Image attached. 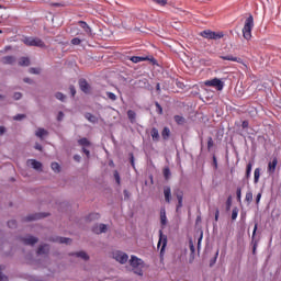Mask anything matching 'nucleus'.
Returning a JSON list of instances; mask_svg holds the SVG:
<instances>
[{
	"mask_svg": "<svg viewBox=\"0 0 281 281\" xmlns=\"http://www.w3.org/2000/svg\"><path fill=\"white\" fill-rule=\"evenodd\" d=\"M130 265L134 270V273H136V276H144V260L137 258V256L132 255L131 259H130Z\"/></svg>",
	"mask_w": 281,
	"mask_h": 281,
	"instance_id": "obj_1",
	"label": "nucleus"
},
{
	"mask_svg": "<svg viewBox=\"0 0 281 281\" xmlns=\"http://www.w3.org/2000/svg\"><path fill=\"white\" fill-rule=\"evenodd\" d=\"M254 30V15H249L244 24L243 27V36L246 41H250L251 40V31Z\"/></svg>",
	"mask_w": 281,
	"mask_h": 281,
	"instance_id": "obj_2",
	"label": "nucleus"
},
{
	"mask_svg": "<svg viewBox=\"0 0 281 281\" xmlns=\"http://www.w3.org/2000/svg\"><path fill=\"white\" fill-rule=\"evenodd\" d=\"M24 45H27V47H45V42L38 37H25L23 40Z\"/></svg>",
	"mask_w": 281,
	"mask_h": 281,
	"instance_id": "obj_3",
	"label": "nucleus"
},
{
	"mask_svg": "<svg viewBox=\"0 0 281 281\" xmlns=\"http://www.w3.org/2000/svg\"><path fill=\"white\" fill-rule=\"evenodd\" d=\"M200 36H202L203 38H209L211 41H218V38H223V36L225 35L223 34V32H214L211 30H205L200 33Z\"/></svg>",
	"mask_w": 281,
	"mask_h": 281,
	"instance_id": "obj_4",
	"label": "nucleus"
},
{
	"mask_svg": "<svg viewBox=\"0 0 281 281\" xmlns=\"http://www.w3.org/2000/svg\"><path fill=\"white\" fill-rule=\"evenodd\" d=\"M168 245V236L164 235V231H159L158 249L160 248V256L164 257L166 247Z\"/></svg>",
	"mask_w": 281,
	"mask_h": 281,
	"instance_id": "obj_5",
	"label": "nucleus"
},
{
	"mask_svg": "<svg viewBox=\"0 0 281 281\" xmlns=\"http://www.w3.org/2000/svg\"><path fill=\"white\" fill-rule=\"evenodd\" d=\"M204 85L205 87H214L217 91H223V87H225V83L218 78L206 80Z\"/></svg>",
	"mask_w": 281,
	"mask_h": 281,
	"instance_id": "obj_6",
	"label": "nucleus"
},
{
	"mask_svg": "<svg viewBox=\"0 0 281 281\" xmlns=\"http://www.w3.org/2000/svg\"><path fill=\"white\" fill-rule=\"evenodd\" d=\"M113 258L116 262H120V265H126L128 262V255L120 250L113 252Z\"/></svg>",
	"mask_w": 281,
	"mask_h": 281,
	"instance_id": "obj_7",
	"label": "nucleus"
},
{
	"mask_svg": "<svg viewBox=\"0 0 281 281\" xmlns=\"http://www.w3.org/2000/svg\"><path fill=\"white\" fill-rule=\"evenodd\" d=\"M173 196H176L178 204L176 206V212H179L183 207V191L181 189L173 190Z\"/></svg>",
	"mask_w": 281,
	"mask_h": 281,
	"instance_id": "obj_8",
	"label": "nucleus"
},
{
	"mask_svg": "<svg viewBox=\"0 0 281 281\" xmlns=\"http://www.w3.org/2000/svg\"><path fill=\"white\" fill-rule=\"evenodd\" d=\"M220 58L222 60H231L232 63H239L240 65H244V67L247 68V64L243 63V58L240 57H236L232 54H228V55H221Z\"/></svg>",
	"mask_w": 281,
	"mask_h": 281,
	"instance_id": "obj_9",
	"label": "nucleus"
},
{
	"mask_svg": "<svg viewBox=\"0 0 281 281\" xmlns=\"http://www.w3.org/2000/svg\"><path fill=\"white\" fill-rule=\"evenodd\" d=\"M130 60H131L132 63H135V64H137V63H144V61H146V60H149V61L153 63L154 65H155V63H157V59H155V57H148V56H145V57L132 56V57L130 58Z\"/></svg>",
	"mask_w": 281,
	"mask_h": 281,
	"instance_id": "obj_10",
	"label": "nucleus"
},
{
	"mask_svg": "<svg viewBox=\"0 0 281 281\" xmlns=\"http://www.w3.org/2000/svg\"><path fill=\"white\" fill-rule=\"evenodd\" d=\"M256 232H258V223L255 224L251 236L252 256H256V250L258 249V239H256Z\"/></svg>",
	"mask_w": 281,
	"mask_h": 281,
	"instance_id": "obj_11",
	"label": "nucleus"
},
{
	"mask_svg": "<svg viewBox=\"0 0 281 281\" xmlns=\"http://www.w3.org/2000/svg\"><path fill=\"white\" fill-rule=\"evenodd\" d=\"M164 196H165V202L168 204L172 203V189L170 186H165L164 187Z\"/></svg>",
	"mask_w": 281,
	"mask_h": 281,
	"instance_id": "obj_12",
	"label": "nucleus"
},
{
	"mask_svg": "<svg viewBox=\"0 0 281 281\" xmlns=\"http://www.w3.org/2000/svg\"><path fill=\"white\" fill-rule=\"evenodd\" d=\"M109 227L106 226V224H95L92 227V232L93 234H106Z\"/></svg>",
	"mask_w": 281,
	"mask_h": 281,
	"instance_id": "obj_13",
	"label": "nucleus"
},
{
	"mask_svg": "<svg viewBox=\"0 0 281 281\" xmlns=\"http://www.w3.org/2000/svg\"><path fill=\"white\" fill-rule=\"evenodd\" d=\"M79 87L83 93H89V91H91V86L87 82V79H80Z\"/></svg>",
	"mask_w": 281,
	"mask_h": 281,
	"instance_id": "obj_14",
	"label": "nucleus"
},
{
	"mask_svg": "<svg viewBox=\"0 0 281 281\" xmlns=\"http://www.w3.org/2000/svg\"><path fill=\"white\" fill-rule=\"evenodd\" d=\"M22 243H24V245L34 246V245H36V243H38V237L29 235V236L22 238Z\"/></svg>",
	"mask_w": 281,
	"mask_h": 281,
	"instance_id": "obj_15",
	"label": "nucleus"
},
{
	"mask_svg": "<svg viewBox=\"0 0 281 281\" xmlns=\"http://www.w3.org/2000/svg\"><path fill=\"white\" fill-rule=\"evenodd\" d=\"M37 256H47L49 254V245H40L36 251Z\"/></svg>",
	"mask_w": 281,
	"mask_h": 281,
	"instance_id": "obj_16",
	"label": "nucleus"
},
{
	"mask_svg": "<svg viewBox=\"0 0 281 281\" xmlns=\"http://www.w3.org/2000/svg\"><path fill=\"white\" fill-rule=\"evenodd\" d=\"M27 164H31V166L34 170H37L40 172L43 171V164L41 161H38L36 159H30V160H27Z\"/></svg>",
	"mask_w": 281,
	"mask_h": 281,
	"instance_id": "obj_17",
	"label": "nucleus"
},
{
	"mask_svg": "<svg viewBox=\"0 0 281 281\" xmlns=\"http://www.w3.org/2000/svg\"><path fill=\"white\" fill-rule=\"evenodd\" d=\"M45 216H47V215L43 214V213H35V214H31V215L26 216L24 218V221L30 223L31 221H38V218H45Z\"/></svg>",
	"mask_w": 281,
	"mask_h": 281,
	"instance_id": "obj_18",
	"label": "nucleus"
},
{
	"mask_svg": "<svg viewBox=\"0 0 281 281\" xmlns=\"http://www.w3.org/2000/svg\"><path fill=\"white\" fill-rule=\"evenodd\" d=\"M50 240L53 243H59V245H71V238H67V237H55Z\"/></svg>",
	"mask_w": 281,
	"mask_h": 281,
	"instance_id": "obj_19",
	"label": "nucleus"
},
{
	"mask_svg": "<svg viewBox=\"0 0 281 281\" xmlns=\"http://www.w3.org/2000/svg\"><path fill=\"white\" fill-rule=\"evenodd\" d=\"M278 167V158H273L272 161L268 164V172L273 175L276 172V168Z\"/></svg>",
	"mask_w": 281,
	"mask_h": 281,
	"instance_id": "obj_20",
	"label": "nucleus"
},
{
	"mask_svg": "<svg viewBox=\"0 0 281 281\" xmlns=\"http://www.w3.org/2000/svg\"><path fill=\"white\" fill-rule=\"evenodd\" d=\"M1 60L3 65H14V63H16V58H14V56H4Z\"/></svg>",
	"mask_w": 281,
	"mask_h": 281,
	"instance_id": "obj_21",
	"label": "nucleus"
},
{
	"mask_svg": "<svg viewBox=\"0 0 281 281\" xmlns=\"http://www.w3.org/2000/svg\"><path fill=\"white\" fill-rule=\"evenodd\" d=\"M85 117H86V120H88V122H90L91 124H98V116H95V115H93V114L87 112V113L85 114Z\"/></svg>",
	"mask_w": 281,
	"mask_h": 281,
	"instance_id": "obj_22",
	"label": "nucleus"
},
{
	"mask_svg": "<svg viewBox=\"0 0 281 281\" xmlns=\"http://www.w3.org/2000/svg\"><path fill=\"white\" fill-rule=\"evenodd\" d=\"M150 135L153 138V142H159V130H157V127H153L150 131Z\"/></svg>",
	"mask_w": 281,
	"mask_h": 281,
	"instance_id": "obj_23",
	"label": "nucleus"
},
{
	"mask_svg": "<svg viewBox=\"0 0 281 281\" xmlns=\"http://www.w3.org/2000/svg\"><path fill=\"white\" fill-rule=\"evenodd\" d=\"M35 135L36 137H40V139H43V137H45V135H49V133L45 128L40 127L37 128Z\"/></svg>",
	"mask_w": 281,
	"mask_h": 281,
	"instance_id": "obj_24",
	"label": "nucleus"
},
{
	"mask_svg": "<svg viewBox=\"0 0 281 281\" xmlns=\"http://www.w3.org/2000/svg\"><path fill=\"white\" fill-rule=\"evenodd\" d=\"M79 25L80 27H82V30H85L86 34L91 35V27L89 26V24H87V22L79 21Z\"/></svg>",
	"mask_w": 281,
	"mask_h": 281,
	"instance_id": "obj_25",
	"label": "nucleus"
},
{
	"mask_svg": "<svg viewBox=\"0 0 281 281\" xmlns=\"http://www.w3.org/2000/svg\"><path fill=\"white\" fill-rule=\"evenodd\" d=\"M127 117H128V120H130V122L132 124H135V120L137 117V113H135V111H133V110H128L127 111Z\"/></svg>",
	"mask_w": 281,
	"mask_h": 281,
	"instance_id": "obj_26",
	"label": "nucleus"
},
{
	"mask_svg": "<svg viewBox=\"0 0 281 281\" xmlns=\"http://www.w3.org/2000/svg\"><path fill=\"white\" fill-rule=\"evenodd\" d=\"M161 137L165 140L170 139V127H164V130L161 132Z\"/></svg>",
	"mask_w": 281,
	"mask_h": 281,
	"instance_id": "obj_27",
	"label": "nucleus"
},
{
	"mask_svg": "<svg viewBox=\"0 0 281 281\" xmlns=\"http://www.w3.org/2000/svg\"><path fill=\"white\" fill-rule=\"evenodd\" d=\"M78 144L79 146H83V148L91 146V142L87 137L79 139Z\"/></svg>",
	"mask_w": 281,
	"mask_h": 281,
	"instance_id": "obj_28",
	"label": "nucleus"
},
{
	"mask_svg": "<svg viewBox=\"0 0 281 281\" xmlns=\"http://www.w3.org/2000/svg\"><path fill=\"white\" fill-rule=\"evenodd\" d=\"M20 67H30V58L27 57H22L19 60Z\"/></svg>",
	"mask_w": 281,
	"mask_h": 281,
	"instance_id": "obj_29",
	"label": "nucleus"
},
{
	"mask_svg": "<svg viewBox=\"0 0 281 281\" xmlns=\"http://www.w3.org/2000/svg\"><path fill=\"white\" fill-rule=\"evenodd\" d=\"M160 223L162 226H166L168 223V218L166 217V210L160 211Z\"/></svg>",
	"mask_w": 281,
	"mask_h": 281,
	"instance_id": "obj_30",
	"label": "nucleus"
},
{
	"mask_svg": "<svg viewBox=\"0 0 281 281\" xmlns=\"http://www.w3.org/2000/svg\"><path fill=\"white\" fill-rule=\"evenodd\" d=\"M74 256H76L77 258H81L82 260H89V255H87V252L85 251L75 252Z\"/></svg>",
	"mask_w": 281,
	"mask_h": 281,
	"instance_id": "obj_31",
	"label": "nucleus"
},
{
	"mask_svg": "<svg viewBox=\"0 0 281 281\" xmlns=\"http://www.w3.org/2000/svg\"><path fill=\"white\" fill-rule=\"evenodd\" d=\"M251 168H254V164L252 162H248L246 166V179H249V177H251Z\"/></svg>",
	"mask_w": 281,
	"mask_h": 281,
	"instance_id": "obj_32",
	"label": "nucleus"
},
{
	"mask_svg": "<svg viewBox=\"0 0 281 281\" xmlns=\"http://www.w3.org/2000/svg\"><path fill=\"white\" fill-rule=\"evenodd\" d=\"M260 181V168H256L254 171V183H258Z\"/></svg>",
	"mask_w": 281,
	"mask_h": 281,
	"instance_id": "obj_33",
	"label": "nucleus"
},
{
	"mask_svg": "<svg viewBox=\"0 0 281 281\" xmlns=\"http://www.w3.org/2000/svg\"><path fill=\"white\" fill-rule=\"evenodd\" d=\"M175 122L178 123L180 126L186 124V117L181 116V115H176L173 117Z\"/></svg>",
	"mask_w": 281,
	"mask_h": 281,
	"instance_id": "obj_34",
	"label": "nucleus"
},
{
	"mask_svg": "<svg viewBox=\"0 0 281 281\" xmlns=\"http://www.w3.org/2000/svg\"><path fill=\"white\" fill-rule=\"evenodd\" d=\"M162 175H164L166 181H168V179H170V177H171V175H172V173L170 172V168L166 167V168L162 170Z\"/></svg>",
	"mask_w": 281,
	"mask_h": 281,
	"instance_id": "obj_35",
	"label": "nucleus"
},
{
	"mask_svg": "<svg viewBox=\"0 0 281 281\" xmlns=\"http://www.w3.org/2000/svg\"><path fill=\"white\" fill-rule=\"evenodd\" d=\"M50 168L55 172H60V165L58 162H52Z\"/></svg>",
	"mask_w": 281,
	"mask_h": 281,
	"instance_id": "obj_36",
	"label": "nucleus"
},
{
	"mask_svg": "<svg viewBox=\"0 0 281 281\" xmlns=\"http://www.w3.org/2000/svg\"><path fill=\"white\" fill-rule=\"evenodd\" d=\"M245 201H247V203H251V201H254V193H251V191L246 193Z\"/></svg>",
	"mask_w": 281,
	"mask_h": 281,
	"instance_id": "obj_37",
	"label": "nucleus"
},
{
	"mask_svg": "<svg viewBox=\"0 0 281 281\" xmlns=\"http://www.w3.org/2000/svg\"><path fill=\"white\" fill-rule=\"evenodd\" d=\"M55 98L57 99V100H60V102H65V99L67 98L63 92H57L56 94H55Z\"/></svg>",
	"mask_w": 281,
	"mask_h": 281,
	"instance_id": "obj_38",
	"label": "nucleus"
},
{
	"mask_svg": "<svg viewBox=\"0 0 281 281\" xmlns=\"http://www.w3.org/2000/svg\"><path fill=\"white\" fill-rule=\"evenodd\" d=\"M155 106H156V111H157L158 115H162L164 114V108H161V104H159V102H156Z\"/></svg>",
	"mask_w": 281,
	"mask_h": 281,
	"instance_id": "obj_39",
	"label": "nucleus"
},
{
	"mask_svg": "<svg viewBox=\"0 0 281 281\" xmlns=\"http://www.w3.org/2000/svg\"><path fill=\"white\" fill-rule=\"evenodd\" d=\"M238 218V207H234L232 211V221H236Z\"/></svg>",
	"mask_w": 281,
	"mask_h": 281,
	"instance_id": "obj_40",
	"label": "nucleus"
},
{
	"mask_svg": "<svg viewBox=\"0 0 281 281\" xmlns=\"http://www.w3.org/2000/svg\"><path fill=\"white\" fill-rule=\"evenodd\" d=\"M214 147V139H212V136L207 138V150H212Z\"/></svg>",
	"mask_w": 281,
	"mask_h": 281,
	"instance_id": "obj_41",
	"label": "nucleus"
},
{
	"mask_svg": "<svg viewBox=\"0 0 281 281\" xmlns=\"http://www.w3.org/2000/svg\"><path fill=\"white\" fill-rule=\"evenodd\" d=\"M26 115L25 114H16L15 116H13V120L15 122H21V120H25Z\"/></svg>",
	"mask_w": 281,
	"mask_h": 281,
	"instance_id": "obj_42",
	"label": "nucleus"
},
{
	"mask_svg": "<svg viewBox=\"0 0 281 281\" xmlns=\"http://www.w3.org/2000/svg\"><path fill=\"white\" fill-rule=\"evenodd\" d=\"M100 218V214L98 213H91L89 216H88V221H95Z\"/></svg>",
	"mask_w": 281,
	"mask_h": 281,
	"instance_id": "obj_43",
	"label": "nucleus"
},
{
	"mask_svg": "<svg viewBox=\"0 0 281 281\" xmlns=\"http://www.w3.org/2000/svg\"><path fill=\"white\" fill-rule=\"evenodd\" d=\"M236 194H237V201H238V203H240L241 196H243V189L241 188H237Z\"/></svg>",
	"mask_w": 281,
	"mask_h": 281,
	"instance_id": "obj_44",
	"label": "nucleus"
},
{
	"mask_svg": "<svg viewBox=\"0 0 281 281\" xmlns=\"http://www.w3.org/2000/svg\"><path fill=\"white\" fill-rule=\"evenodd\" d=\"M106 95L109 100H112V102H115V100H117V95H115V93L113 92H106Z\"/></svg>",
	"mask_w": 281,
	"mask_h": 281,
	"instance_id": "obj_45",
	"label": "nucleus"
},
{
	"mask_svg": "<svg viewBox=\"0 0 281 281\" xmlns=\"http://www.w3.org/2000/svg\"><path fill=\"white\" fill-rule=\"evenodd\" d=\"M8 227H10V229L16 228V221H14V220L9 221Z\"/></svg>",
	"mask_w": 281,
	"mask_h": 281,
	"instance_id": "obj_46",
	"label": "nucleus"
},
{
	"mask_svg": "<svg viewBox=\"0 0 281 281\" xmlns=\"http://www.w3.org/2000/svg\"><path fill=\"white\" fill-rule=\"evenodd\" d=\"M201 240H203V231L200 232V235L198 237V251L201 249Z\"/></svg>",
	"mask_w": 281,
	"mask_h": 281,
	"instance_id": "obj_47",
	"label": "nucleus"
},
{
	"mask_svg": "<svg viewBox=\"0 0 281 281\" xmlns=\"http://www.w3.org/2000/svg\"><path fill=\"white\" fill-rule=\"evenodd\" d=\"M114 179H115L117 186H120L121 178H120V172H117V170H114Z\"/></svg>",
	"mask_w": 281,
	"mask_h": 281,
	"instance_id": "obj_48",
	"label": "nucleus"
},
{
	"mask_svg": "<svg viewBox=\"0 0 281 281\" xmlns=\"http://www.w3.org/2000/svg\"><path fill=\"white\" fill-rule=\"evenodd\" d=\"M29 74H34V75L38 76V74H41V69L40 68H30Z\"/></svg>",
	"mask_w": 281,
	"mask_h": 281,
	"instance_id": "obj_49",
	"label": "nucleus"
},
{
	"mask_svg": "<svg viewBox=\"0 0 281 281\" xmlns=\"http://www.w3.org/2000/svg\"><path fill=\"white\" fill-rule=\"evenodd\" d=\"M232 210V196H228L226 201V211L229 212Z\"/></svg>",
	"mask_w": 281,
	"mask_h": 281,
	"instance_id": "obj_50",
	"label": "nucleus"
},
{
	"mask_svg": "<svg viewBox=\"0 0 281 281\" xmlns=\"http://www.w3.org/2000/svg\"><path fill=\"white\" fill-rule=\"evenodd\" d=\"M217 258H218V250L216 251L215 257L211 259L210 267H214V265H216Z\"/></svg>",
	"mask_w": 281,
	"mask_h": 281,
	"instance_id": "obj_51",
	"label": "nucleus"
},
{
	"mask_svg": "<svg viewBox=\"0 0 281 281\" xmlns=\"http://www.w3.org/2000/svg\"><path fill=\"white\" fill-rule=\"evenodd\" d=\"M189 249L191 254H194L195 248H194V241L192 239L189 240Z\"/></svg>",
	"mask_w": 281,
	"mask_h": 281,
	"instance_id": "obj_52",
	"label": "nucleus"
},
{
	"mask_svg": "<svg viewBox=\"0 0 281 281\" xmlns=\"http://www.w3.org/2000/svg\"><path fill=\"white\" fill-rule=\"evenodd\" d=\"M1 271H3V267L0 266V281H8V277Z\"/></svg>",
	"mask_w": 281,
	"mask_h": 281,
	"instance_id": "obj_53",
	"label": "nucleus"
},
{
	"mask_svg": "<svg viewBox=\"0 0 281 281\" xmlns=\"http://www.w3.org/2000/svg\"><path fill=\"white\" fill-rule=\"evenodd\" d=\"M64 119H65V113L63 111L58 112L57 122H63Z\"/></svg>",
	"mask_w": 281,
	"mask_h": 281,
	"instance_id": "obj_54",
	"label": "nucleus"
},
{
	"mask_svg": "<svg viewBox=\"0 0 281 281\" xmlns=\"http://www.w3.org/2000/svg\"><path fill=\"white\" fill-rule=\"evenodd\" d=\"M80 43H82V41L78 37L71 40V45H80Z\"/></svg>",
	"mask_w": 281,
	"mask_h": 281,
	"instance_id": "obj_55",
	"label": "nucleus"
},
{
	"mask_svg": "<svg viewBox=\"0 0 281 281\" xmlns=\"http://www.w3.org/2000/svg\"><path fill=\"white\" fill-rule=\"evenodd\" d=\"M130 161H131V166L135 168V156H133V154H130Z\"/></svg>",
	"mask_w": 281,
	"mask_h": 281,
	"instance_id": "obj_56",
	"label": "nucleus"
},
{
	"mask_svg": "<svg viewBox=\"0 0 281 281\" xmlns=\"http://www.w3.org/2000/svg\"><path fill=\"white\" fill-rule=\"evenodd\" d=\"M82 153H85V155L87 156L88 159H89V157H91V151H89V149H87V147H82Z\"/></svg>",
	"mask_w": 281,
	"mask_h": 281,
	"instance_id": "obj_57",
	"label": "nucleus"
},
{
	"mask_svg": "<svg viewBox=\"0 0 281 281\" xmlns=\"http://www.w3.org/2000/svg\"><path fill=\"white\" fill-rule=\"evenodd\" d=\"M13 98H14L15 100H21V98H23V94H22L21 92H15V93L13 94Z\"/></svg>",
	"mask_w": 281,
	"mask_h": 281,
	"instance_id": "obj_58",
	"label": "nucleus"
},
{
	"mask_svg": "<svg viewBox=\"0 0 281 281\" xmlns=\"http://www.w3.org/2000/svg\"><path fill=\"white\" fill-rule=\"evenodd\" d=\"M69 90H70V93H71L72 98H75L76 97V87L70 86Z\"/></svg>",
	"mask_w": 281,
	"mask_h": 281,
	"instance_id": "obj_59",
	"label": "nucleus"
},
{
	"mask_svg": "<svg viewBox=\"0 0 281 281\" xmlns=\"http://www.w3.org/2000/svg\"><path fill=\"white\" fill-rule=\"evenodd\" d=\"M241 127L243 128H249V122L248 121H243Z\"/></svg>",
	"mask_w": 281,
	"mask_h": 281,
	"instance_id": "obj_60",
	"label": "nucleus"
},
{
	"mask_svg": "<svg viewBox=\"0 0 281 281\" xmlns=\"http://www.w3.org/2000/svg\"><path fill=\"white\" fill-rule=\"evenodd\" d=\"M123 194L125 199H131V193L128 192V190H124Z\"/></svg>",
	"mask_w": 281,
	"mask_h": 281,
	"instance_id": "obj_61",
	"label": "nucleus"
},
{
	"mask_svg": "<svg viewBox=\"0 0 281 281\" xmlns=\"http://www.w3.org/2000/svg\"><path fill=\"white\" fill-rule=\"evenodd\" d=\"M260 199H262V193H258L256 198V203H260Z\"/></svg>",
	"mask_w": 281,
	"mask_h": 281,
	"instance_id": "obj_62",
	"label": "nucleus"
},
{
	"mask_svg": "<svg viewBox=\"0 0 281 281\" xmlns=\"http://www.w3.org/2000/svg\"><path fill=\"white\" fill-rule=\"evenodd\" d=\"M221 212L218 211V209L215 210V221L218 222V216H220Z\"/></svg>",
	"mask_w": 281,
	"mask_h": 281,
	"instance_id": "obj_63",
	"label": "nucleus"
},
{
	"mask_svg": "<svg viewBox=\"0 0 281 281\" xmlns=\"http://www.w3.org/2000/svg\"><path fill=\"white\" fill-rule=\"evenodd\" d=\"M5 133V127L4 126H0V137L1 135H3Z\"/></svg>",
	"mask_w": 281,
	"mask_h": 281,
	"instance_id": "obj_64",
	"label": "nucleus"
}]
</instances>
